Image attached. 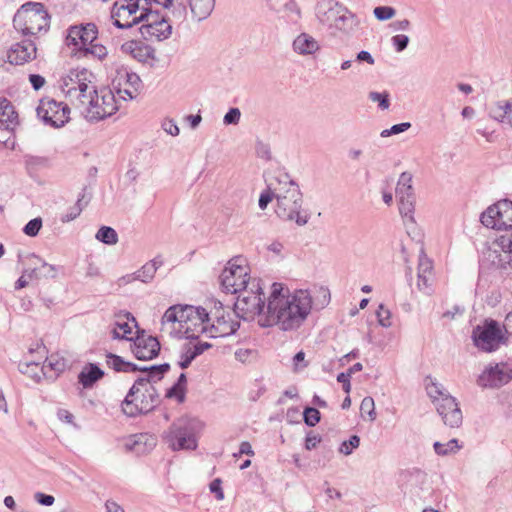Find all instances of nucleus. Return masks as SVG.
<instances>
[{"label": "nucleus", "mask_w": 512, "mask_h": 512, "mask_svg": "<svg viewBox=\"0 0 512 512\" xmlns=\"http://www.w3.org/2000/svg\"><path fill=\"white\" fill-rule=\"evenodd\" d=\"M141 85L140 77L136 73L119 72L113 80V87L119 98L131 100L136 97Z\"/></svg>", "instance_id": "nucleus-21"}, {"label": "nucleus", "mask_w": 512, "mask_h": 512, "mask_svg": "<svg viewBox=\"0 0 512 512\" xmlns=\"http://www.w3.org/2000/svg\"><path fill=\"white\" fill-rule=\"evenodd\" d=\"M344 5L335 0H321L315 8V15L320 24L331 29Z\"/></svg>", "instance_id": "nucleus-24"}, {"label": "nucleus", "mask_w": 512, "mask_h": 512, "mask_svg": "<svg viewBox=\"0 0 512 512\" xmlns=\"http://www.w3.org/2000/svg\"><path fill=\"white\" fill-rule=\"evenodd\" d=\"M19 371L23 374H28L32 378L40 379L39 373L36 371L39 369V364L36 362H20Z\"/></svg>", "instance_id": "nucleus-53"}, {"label": "nucleus", "mask_w": 512, "mask_h": 512, "mask_svg": "<svg viewBox=\"0 0 512 512\" xmlns=\"http://www.w3.org/2000/svg\"><path fill=\"white\" fill-rule=\"evenodd\" d=\"M194 359H195L194 355L185 346L184 350L180 356V360L178 361V365L182 369H186Z\"/></svg>", "instance_id": "nucleus-62"}, {"label": "nucleus", "mask_w": 512, "mask_h": 512, "mask_svg": "<svg viewBox=\"0 0 512 512\" xmlns=\"http://www.w3.org/2000/svg\"><path fill=\"white\" fill-rule=\"evenodd\" d=\"M361 414H367L368 420L373 422L376 419L375 403L372 397H365L360 405Z\"/></svg>", "instance_id": "nucleus-46"}, {"label": "nucleus", "mask_w": 512, "mask_h": 512, "mask_svg": "<svg viewBox=\"0 0 512 512\" xmlns=\"http://www.w3.org/2000/svg\"><path fill=\"white\" fill-rule=\"evenodd\" d=\"M42 227V219L40 217L30 220L23 228V232L30 237L38 235Z\"/></svg>", "instance_id": "nucleus-52"}, {"label": "nucleus", "mask_w": 512, "mask_h": 512, "mask_svg": "<svg viewBox=\"0 0 512 512\" xmlns=\"http://www.w3.org/2000/svg\"><path fill=\"white\" fill-rule=\"evenodd\" d=\"M255 150L257 157L264 159L266 161L271 159V150L268 144L259 141L256 144Z\"/></svg>", "instance_id": "nucleus-59"}, {"label": "nucleus", "mask_w": 512, "mask_h": 512, "mask_svg": "<svg viewBox=\"0 0 512 512\" xmlns=\"http://www.w3.org/2000/svg\"><path fill=\"white\" fill-rule=\"evenodd\" d=\"M433 447L435 453L441 456L456 453L460 449L456 439H451L447 443L435 442Z\"/></svg>", "instance_id": "nucleus-44"}, {"label": "nucleus", "mask_w": 512, "mask_h": 512, "mask_svg": "<svg viewBox=\"0 0 512 512\" xmlns=\"http://www.w3.org/2000/svg\"><path fill=\"white\" fill-rule=\"evenodd\" d=\"M211 347L212 345L210 343L201 341L186 345V348L194 355L195 358Z\"/></svg>", "instance_id": "nucleus-58"}, {"label": "nucleus", "mask_w": 512, "mask_h": 512, "mask_svg": "<svg viewBox=\"0 0 512 512\" xmlns=\"http://www.w3.org/2000/svg\"><path fill=\"white\" fill-rule=\"evenodd\" d=\"M512 379L510 371L500 364L486 367L479 375L477 384L482 388H499Z\"/></svg>", "instance_id": "nucleus-20"}, {"label": "nucleus", "mask_w": 512, "mask_h": 512, "mask_svg": "<svg viewBox=\"0 0 512 512\" xmlns=\"http://www.w3.org/2000/svg\"><path fill=\"white\" fill-rule=\"evenodd\" d=\"M95 238L107 245H115L118 242L117 232L109 226H102L96 233Z\"/></svg>", "instance_id": "nucleus-42"}, {"label": "nucleus", "mask_w": 512, "mask_h": 512, "mask_svg": "<svg viewBox=\"0 0 512 512\" xmlns=\"http://www.w3.org/2000/svg\"><path fill=\"white\" fill-rule=\"evenodd\" d=\"M83 196L78 198L77 202L69 207L65 213L61 215V222L68 223L70 221L75 220L82 212L83 205H82Z\"/></svg>", "instance_id": "nucleus-45"}, {"label": "nucleus", "mask_w": 512, "mask_h": 512, "mask_svg": "<svg viewBox=\"0 0 512 512\" xmlns=\"http://www.w3.org/2000/svg\"><path fill=\"white\" fill-rule=\"evenodd\" d=\"M249 284L248 288L237 292L234 313L243 320H254L257 317L259 323L261 315L266 312L264 293L259 279L253 278Z\"/></svg>", "instance_id": "nucleus-8"}, {"label": "nucleus", "mask_w": 512, "mask_h": 512, "mask_svg": "<svg viewBox=\"0 0 512 512\" xmlns=\"http://www.w3.org/2000/svg\"><path fill=\"white\" fill-rule=\"evenodd\" d=\"M241 258H234L228 262L220 275V283L227 293L237 294V292L248 288L253 280L248 275V268L243 264Z\"/></svg>", "instance_id": "nucleus-13"}, {"label": "nucleus", "mask_w": 512, "mask_h": 512, "mask_svg": "<svg viewBox=\"0 0 512 512\" xmlns=\"http://www.w3.org/2000/svg\"><path fill=\"white\" fill-rule=\"evenodd\" d=\"M173 0H116L111 8V19L119 29H129L143 22L144 12L152 4L168 8Z\"/></svg>", "instance_id": "nucleus-5"}, {"label": "nucleus", "mask_w": 512, "mask_h": 512, "mask_svg": "<svg viewBox=\"0 0 512 512\" xmlns=\"http://www.w3.org/2000/svg\"><path fill=\"white\" fill-rule=\"evenodd\" d=\"M303 418L306 425L314 427L320 421V412L313 407L305 408Z\"/></svg>", "instance_id": "nucleus-49"}, {"label": "nucleus", "mask_w": 512, "mask_h": 512, "mask_svg": "<svg viewBox=\"0 0 512 512\" xmlns=\"http://www.w3.org/2000/svg\"><path fill=\"white\" fill-rule=\"evenodd\" d=\"M75 108L90 121H99L112 116L118 110L115 94L107 88L97 89L91 93L87 100H83Z\"/></svg>", "instance_id": "nucleus-9"}, {"label": "nucleus", "mask_w": 512, "mask_h": 512, "mask_svg": "<svg viewBox=\"0 0 512 512\" xmlns=\"http://www.w3.org/2000/svg\"><path fill=\"white\" fill-rule=\"evenodd\" d=\"M415 197L412 187V175L408 172H403L398 180L396 186V197L398 199Z\"/></svg>", "instance_id": "nucleus-37"}, {"label": "nucleus", "mask_w": 512, "mask_h": 512, "mask_svg": "<svg viewBox=\"0 0 512 512\" xmlns=\"http://www.w3.org/2000/svg\"><path fill=\"white\" fill-rule=\"evenodd\" d=\"M472 338L474 344L485 352H492L499 348L503 340L501 328L494 320L486 321L484 325L474 328Z\"/></svg>", "instance_id": "nucleus-16"}, {"label": "nucleus", "mask_w": 512, "mask_h": 512, "mask_svg": "<svg viewBox=\"0 0 512 512\" xmlns=\"http://www.w3.org/2000/svg\"><path fill=\"white\" fill-rule=\"evenodd\" d=\"M427 394L436 405V402L442 401L446 396H451L440 383H437L432 378H429V382L426 384Z\"/></svg>", "instance_id": "nucleus-39"}, {"label": "nucleus", "mask_w": 512, "mask_h": 512, "mask_svg": "<svg viewBox=\"0 0 512 512\" xmlns=\"http://www.w3.org/2000/svg\"><path fill=\"white\" fill-rule=\"evenodd\" d=\"M159 403V393L156 388L144 378H139L130 388L124 401L122 411L129 417L152 411Z\"/></svg>", "instance_id": "nucleus-6"}, {"label": "nucleus", "mask_w": 512, "mask_h": 512, "mask_svg": "<svg viewBox=\"0 0 512 512\" xmlns=\"http://www.w3.org/2000/svg\"><path fill=\"white\" fill-rule=\"evenodd\" d=\"M435 406L445 425L455 428L462 424L463 415L456 398L446 396Z\"/></svg>", "instance_id": "nucleus-22"}, {"label": "nucleus", "mask_w": 512, "mask_h": 512, "mask_svg": "<svg viewBox=\"0 0 512 512\" xmlns=\"http://www.w3.org/2000/svg\"><path fill=\"white\" fill-rule=\"evenodd\" d=\"M221 485L222 480L220 478L214 479L209 485L211 493L215 494L216 499L219 501L224 499V492L222 490Z\"/></svg>", "instance_id": "nucleus-61"}, {"label": "nucleus", "mask_w": 512, "mask_h": 512, "mask_svg": "<svg viewBox=\"0 0 512 512\" xmlns=\"http://www.w3.org/2000/svg\"><path fill=\"white\" fill-rule=\"evenodd\" d=\"M104 371L95 363L85 364L78 374V382L85 389L92 388L96 382L104 377Z\"/></svg>", "instance_id": "nucleus-30"}, {"label": "nucleus", "mask_w": 512, "mask_h": 512, "mask_svg": "<svg viewBox=\"0 0 512 512\" xmlns=\"http://www.w3.org/2000/svg\"><path fill=\"white\" fill-rule=\"evenodd\" d=\"M274 196L277 201L275 212L285 221H294L304 226L309 221V214L302 212V193L298 184L284 172L274 177Z\"/></svg>", "instance_id": "nucleus-3"}, {"label": "nucleus", "mask_w": 512, "mask_h": 512, "mask_svg": "<svg viewBox=\"0 0 512 512\" xmlns=\"http://www.w3.org/2000/svg\"><path fill=\"white\" fill-rule=\"evenodd\" d=\"M164 440L174 451L196 449L195 422L187 418L176 420L165 433Z\"/></svg>", "instance_id": "nucleus-12"}, {"label": "nucleus", "mask_w": 512, "mask_h": 512, "mask_svg": "<svg viewBox=\"0 0 512 512\" xmlns=\"http://www.w3.org/2000/svg\"><path fill=\"white\" fill-rule=\"evenodd\" d=\"M34 498L43 506H51L55 501V498L52 495H47L41 492L35 493Z\"/></svg>", "instance_id": "nucleus-64"}, {"label": "nucleus", "mask_w": 512, "mask_h": 512, "mask_svg": "<svg viewBox=\"0 0 512 512\" xmlns=\"http://www.w3.org/2000/svg\"><path fill=\"white\" fill-rule=\"evenodd\" d=\"M481 223L491 229L512 228V201L504 199L489 206L480 217Z\"/></svg>", "instance_id": "nucleus-14"}, {"label": "nucleus", "mask_w": 512, "mask_h": 512, "mask_svg": "<svg viewBox=\"0 0 512 512\" xmlns=\"http://www.w3.org/2000/svg\"><path fill=\"white\" fill-rule=\"evenodd\" d=\"M19 259L26 268V275H28L29 280L57 277L58 268L55 265L47 263L34 253L19 256Z\"/></svg>", "instance_id": "nucleus-18"}, {"label": "nucleus", "mask_w": 512, "mask_h": 512, "mask_svg": "<svg viewBox=\"0 0 512 512\" xmlns=\"http://www.w3.org/2000/svg\"><path fill=\"white\" fill-rule=\"evenodd\" d=\"M369 99L372 101V102H377L379 107L382 109V110H385V109H388L389 108V105H390V101H389V94L384 92V93H379V92H370L369 93Z\"/></svg>", "instance_id": "nucleus-54"}, {"label": "nucleus", "mask_w": 512, "mask_h": 512, "mask_svg": "<svg viewBox=\"0 0 512 512\" xmlns=\"http://www.w3.org/2000/svg\"><path fill=\"white\" fill-rule=\"evenodd\" d=\"M409 37L405 34H397L391 38V43L396 52L400 53L404 51L409 44Z\"/></svg>", "instance_id": "nucleus-55"}, {"label": "nucleus", "mask_w": 512, "mask_h": 512, "mask_svg": "<svg viewBox=\"0 0 512 512\" xmlns=\"http://www.w3.org/2000/svg\"><path fill=\"white\" fill-rule=\"evenodd\" d=\"M320 48L317 40L307 33H301L293 41V49L301 55H310Z\"/></svg>", "instance_id": "nucleus-34"}, {"label": "nucleus", "mask_w": 512, "mask_h": 512, "mask_svg": "<svg viewBox=\"0 0 512 512\" xmlns=\"http://www.w3.org/2000/svg\"><path fill=\"white\" fill-rule=\"evenodd\" d=\"M160 343L156 337L144 333L137 335L133 340L132 352L139 360H150L158 355Z\"/></svg>", "instance_id": "nucleus-23"}, {"label": "nucleus", "mask_w": 512, "mask_h": 512, "mask_svg": "<svg viewBox=\"0 0 512 512\" xmlns=\"http://www.w3.org/2000/svg\"><path fill=\"white\" fill-rule=\"evenodd\" d=\"M164 264V261L160 255L154 257L152 260L146 262L140 269L129 277L133 280L141 281L142 283H151L155 277L157 270Z\"/></svg>", "instance_id": "nucleus-29"}, {"label": "nucleus", "mask_w": 512, "mask_h": 512, "mask_svg": "<svg viewBox=\"0 0 512 512\" xmlns=\"http://www.w3.org/2000/svg\"><path fill=\"white\" fill-rule=\"evenodd\" d=\"M273 9L277 11L284 10L288 13H294L300 16V9L294 0H270Z\"/></svg>", "instance_id": "nucleus-43"}, {"label": "nucleus", "mask_w": 512, "mask_h": 512, "mask_svg": "<svg viewBox=\"0 0 512 512\" xmlns=\"http://www.w3.org/2000/svg\"><path fill=\"white\" fill-rule=\"evenodd\" d=\"M157 444V438L153 434L139 433L132 435L125 441V449L136 454H145L151 451Z\"/></svg>", "instance_id": "nucleus-27"}, {"label": "nucleus", "mask_w": 512, "mask_h": 512, "mask_svg": "<svg viewBox=\"0 0 512 512\" xmlns=\"http://www.w3.org/2000/svg\"><path fill=\"white\" fill-rule=\"evenodd\" d=\"M66 45L73 47L72 54L77 59L101 61L108 54L106 47L98 43V28L94 23L70 26Z\"/></svg>", "instance_id": "nucleus-4"}, {"label": "nucleus", "mask_w": 512, "mask_h": 512, "mask_svg": "<svg viewBox=\"0 0 512 512\" xmlns=\"http://www.w3.org/2000/svg\"><path fill=\"white\" fill-rule=\"evenodd\" d=\"M410 127H411L410 122H403V123L395 124L391 128L383 130L380 133V136L388 137L391 135L400 134V133L407 131Z\"/></svg>", "instance_id": "nucleus-56"}, {"label": "nucleus", "mask_w": 512, "mask_h": 512, "mask_svg": "<svg viewBox=\"0 0 512 512\" xmlns=\"http://www.w3.org/2000/svg\"><path fill=\"white\" fill-rule=\"evenodd\" d=\"M432 262L424 253L419 256L417 288L424 294H431L433 284Z\"/></svg>", "instance_id": "nucleus-26"}, {"label": "nucleus", "mask_w": 512, "mask_h": 512, "mask_svg": "<svg viewBox=\"0 0 512 512\" xmlns=\"http://www.w3.org/2000/svg\"><path fill=\"white\" fill-rule=\"evenodd\" d=\"M69 114L68 104L50 98L42 99L37 107L38 117L53 127H62L68 121Z\"/></svg>", "instance_id": "nucleus-17"}, {"label": "nucleus", "mask_w": 512, "mask_h": 512, "mask_svg": "<svg viewBox=\"0 0 512 512\" xmlns=\"http://www.w3.org/2000/svg\"><path fill=\"white\" fill-rule=\"evenodd\" d=\"M312 309V297L308 290L290 291L281 283H273L265 314L259 325L267 328L278 326L282 331L298 329Z\"/></svg>", "instance_id": "nucleus-1"}, {"label": "nucleus", "mask_w": 512, "mask_h": 512, "mask_svg": "<svg viewBox=\"0 0 512 512\" xmlns=\"http://www.w3.org/2000/svg\"><path fill=\"white\" fill-rule=\"evenodd\" d=\"M481 265L488 268L512 267V233L487 242L481 252Z\"/></svg>", "instance_id": "nucleus-11"}, {"label": "nucleus", "mask_w": 512, "mask_h": 512, "mask_svg": "<svg viewBox=\"0 0 512 512\" xmlns=\"http://www.w3.org/2000/svg\"><path fill=\"white\" fill-rule=\"evenodd\" d=\"M360 445V438L357 435H352L347 441H344L339 448V452L344 455H350L353 449L358 448Z\"/></svg>", "instance_id": "nucleus-50"}, {"label": "nucleus", "mask_w": 512, "mask_h": 512, "mask_svg": "<svg viewBox=\"0 0 512 512\" xmlns=\"http://www.w3.org/2000/svg\"><path fill=\"white\" fill-rule=\"evenodd\" d=\"M274 178L268 183V189L265 192H262L259 197V207L264 210L267 208L268 204L275 199L274 196Z\"/></svg>", "instance_id": "nucleus-48"}, {"label": "nucleus", "mask_w": 512, "mask_h": 512, "mask_svg": "<svg viewBox=\"0 0 512 512\" xmlns=\"http://www.w3.org/2000/svg\"><path fill=\"white\" fill-rule=\"evenodd\" d=\"M373 14L379 21H386L395 16L396 10L390 6H378L374 8Z\"/></svg>", "instance_id": "nucleus-47"}, {"label": "nucleus", "mask_w": 512, "mask_h": 512, "mask_svg": "<svg viewBox=\"0 0 512 512\" xmlns=\"http://www.w3.org/2000/svg\"><path fill=\"white\" fill-rule=\"evenodd\" d=\"M358 26L359 19L344 6L331 30L345 36H351L358 29Z\"/></svg>", "instance_id": "nucleus-28"}, {"label": "nucleus", "mask_w": 512, "mask_h": 512, "mask_svg": "<svg viewBox=\"0 0 512 512\" xmlns=\"http://www.w3.org/2000/svg\"><path fill=\"white\" fill-rule=\"evenodd\" d=\"M123 47L131 51L133 57L139 61H145L153 57V49L148 45L131 41L123 45Z\"/></svg>", "instance_id": "nucleus-38"}, {"label": "nucleus", "mask_w": 512, "mask_h": 512, "mask_svg": "<svg viewBox=\"0 0 512 512\" xmlns=\"http://www.w3.org/2000/svg\"><path fill=\"white\" fill-rule=\"evenodd\" d=\"M321 437L317 434H314L313 432H310L305 439V448L307 450H312L316 448L318 443H320Z\"/></svg>", "instance_id": "nucleus-63"}, {"label": "nucleus", "mask_w": 512, "mask_h": 512, "mask_svg": "<svg viewBox=\"0 0 512 512\" xmlns=\"http://www.w3.org/2000/svg\"><path fill=\"white\" fill-rule=\"evenodd\" d=\"M489 116L495 121L512 128V100L498 101L489 108Z\"/></svg>", "instance_id": "nucleus-33"}, {"label": "nucleus", "mask_w": 512, "mask_h": 512, "mask_svg": "<svg viewBox=\"0 0 512 512\" xmlns=\"http://www.w3.org/2000/svg\"><path fill=\"white\" fill-rule=\"evenodd\" d=\"M106 363L108 367L117 372H134L138 370L137 365L131 362H127L122 357L113 353H107Z\"/></svg>", "instance_id": "nucleus-36"}, {"label": "nucleus", "mask_w": 512, "mask_h": 512, "mask_svg": "<svg viewBox=\"0 0 512 512\" xmlns=\"http://www.w3.org/2000/svg\"><path fill=\"white\" fill-rule=\"evenodd\" d=\"M241 118V111L238 108H230L224 115L223 122L225 125H237Z\"/></svg>", "instance_id": "nucleus-57"}, {"label": "nucleus", "mask_w": 512, "mask_h": 512, "mask_svg": "<svg viewBox=\"0 0 512 512\" xmlns=\"http://www.w3.org/2000/svg\"><path fill=\"white\" fill-rule=\"evenodd\" d=\"M378 323L385 328H388L392 325L391 322V312L389 309L385 308L383 304H380L378 310L376 311Z\"/></svg>", "instance_id": "nucleus-51"}, {"label": "nucleus", "mask_w": 512, "mask_h": 512, "mask_svg": "<svg viewBox=\"0 0 512 512\" xmlns=\"http://www.w3.org/2000/svg\"><path fill=\"white\" fill-rule=\"evenodd\" d=\"M210 321L204 308L175 305L165 311L161 331L170 336L197 339L203 333L209 336Z\"/></svg>", "instance_id": "nucleus-2"}, {"label": "nucleus", "mask_w": 512, "mask_h": 512, "mask_svg": "<svg viewBox=\"0 0 512 512\" xmlns=\"http://www.w3.org/2000/svg\"><path fill=\"white\" fill-rule=\"evenodd\" d=\"M36 46L31 40H23L13 44L7 52L9 63L23 65L36 58Z\"/></svg>", "instance_id": "nucleus-25"}, {"label": "nucleus", "mask_w": 512, "mask_h": 512, "mask_svg": "<svg viewBox=\"0 0 512 512\" xmlns=\"http://www.w3.org/2000/svg\"><path fill=\"white\" fill-rule=\"evenodd\" d=\"M61 90L74 107L95 93V76L86 68L71 69L61 79Z\"/></svg>", "instance_id": "nucleus-7"}, {"label": "nucleus", "mask_w": 512, "mask_h": 512, "mask_svg": "<svg viewBox=\"0 0 512 512\" xmlns=\"http://www.w3.org/2000/svg\"><path fill=\"white\" fill-rule=\"evenodd\" d=\"M399 200V212L401 216L405 219V221H410L414 223V209H415V197L403 198Z\"/></svg>", "instance_id": "nucleus-40"}, {"label": "nucleus", "mask_w": 512, "mask_h": 512, "mask_svg": "<svg viewBox=\"0 0 512 512\" xmlns=\"http://www.w3.org/2000/svg\"><path fill=\"white\" fill-rule=\"evenodd\" d=\"M162 129L171 136L179 135V127L173 119H164L162 122Z\"/></svg>", "instance_id": "nucleus-60"}, {"label": "nucleus", "mask_w": 512, "mask_h": 512, "mask_svg": "<svg viewBox=\"0 0 512 512\" xmlns=\"http://www.w3.org/2000/svg\"><path fill=\"white\" fill-rule=\"evenodd\" d=\"M170 366L167 363L161 364V365H153L150 367H138L137 371L147 372L148 378H144L145 380H149L151 383L152 381L160 380L164 373H166L169 370Z\"/></svg>", "instance_id": "nucleus-41"}, {"label": "nucleus", "mask_w": 512, "mask_h": 512, "mask_svg": "<svg viewBox=\"0 0 512 512\" xmlns=\"http://www.w3.org/2000/svg\"><path fill=\"white\" fill-rule=\"evenodd\" d=\"M18 125V114L11 102L0 97V129L13 130Z\"/></svg>", "instance_id": "nucleus-32"}, {"label": "nucleus", "mask_w": 512, "mask_h": 512, "mask_svg": "<svg viewBox=\"0 0 512 512\" xmlns=\"http://www.w3.org/2000/svg\"><path fill=\"white\" fill-rule=\"evenodd\" d=\"M235 316L234 311H225L222 307L216 309L209 323V337H226L235 333L239 328V322L234 318Z\"/></svg>", "instance_id": "nucleus-19"}, {"label": "nucleus", "mask_w": 512, "mask_h": 512, "mask_svg": "<svg viewBox=\"0 0 512 512\" xmlns=\"http://www.w3.org/2000/svg\"><path fill=\"white\" fill-rule=\"evenodd\" d=\"M132 322L136 327L137 323L135 318L130 313H125L123 315H118L117 320L114 323V327L112 329V337L114 339H126L133 340L132 338V326L129 322Z\"/></svg>", "instance_id": "nucleus-31"}, {"label": "nucleus", "mask_w": 512, "mask_h": 512, "mask_svg": "<svg viewBox=\"0 0 512 512\" xmlns=\"http://www.w3.org/2000/svg\"><path fill=\"white\" fill-rule=\"evenodd\" d=\"M191 13L198 20L206 19L214 9L215 0H188Z\"/></svg>", "instance_id": "nucleus-35"}, {"label": "nucleus", "mask_w": 512, "mask_h": 512, "mask_svg": "<svg viewBox=\"0 0 512 512\" xmlns=\"http://www.w3.org/2000/svg\"><path fill=\"white\" fill-rule=\"evenodd\" d=\"M143 22L139 28L141 35L146 39L162 41L168 39L172 34V25L167 18L153 11L149 6L144 12Z\"/></svg>", "instance_id": "nucleus-15"}, {"label": "nucleus", "mask_w": 512, "mask_h": 512, "mask_svg": "<svg viewBox=\"0 0 512 512\" xmlns=\"http://www.w3.org/2000/svg\"><path fill=\"white\" fill-rule=\"evenodd\" d=\"M49 15L44 5L29 2L21 6L13 18L14 28L23 34L36 35L49 28Z\"/></svg>", "instance_id": "nucleus-10"}]
</instances>
